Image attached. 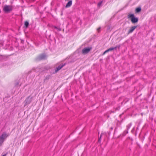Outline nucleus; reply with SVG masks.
<instances>
[{"instance_id":"nucleus-1","label":"nucleus","mask_w":156,"mask_h":156,"mask_svg":"<svg viewBox=\"0 0 156 156\" xmlns=\"http://www.w3.org/2000/svg\"><path fill=\"white\" fill-rule=\"evenodd\" d=\"M128 18L130 19L131 22L133 23H137L138 21V18L135 17L133 14H129L127 16Z\"/></svg>"},{"instance_id":"nucleus-2","label":"nucleus","mask_w":156,"mask_h":156,"mask_svg":"<svg viewBox=\"0 0 156 156\" xmlns=\"http://www.w3.org/2000/svg\"><path fill=\"white\" fill-rule=\"evenodd\" d=\"M9 136V135L6 133L4 132L0 136V146L2 145L3 142Z\"/></svg>"},{"instance_id":"nucleus-3","label":"nucleus","mask_w":156,"mask_h":156,"mask_svg":"<svg viewBox=\"0 0 156 156\" xmlns=\"http://www.w3.org/2000/svg\"><path fill=\"white\" fill-rule=\"evenodd\" d=\"M13 9L11 5H5L4 7L3 10L5 13H9Z\"/></svg>"},{"instance_id":"nucleus-4","label":"nucleus","mask_w":156,"mask_h":156,"mask_svg":"<svg viewBox=\"0 0 156 156\" xmlns=\"http://www.w3.org/2000/svg\"><path fill=\"white\" fill-rule=\"evenodd\" d=\"M33 97L31 96H29L28 97L24 102V106L29 104L32 100Z\"/></svg>"},{"instance_id":"nucleus-5","label":"nucleus","mask_w":156,"mask_h":156,"mask_svg":"<svg viewBox=\"0 0 156 156\" xmlns=\"http://www.w3.org/2000/svg\"><path fill=\"white\" fill-rule=\"evenodd\" d=\"M92 49V48L91 47L84 48L82 50V53L83 55H85L89 52Z\"/></svg>"},{"instance_id":"nucleus-6","label":"nucleus","mask_w":156,"mask_h":156,"mask_svg":"<svg viewBox=\"0 0 156 156\" xmlns=\"http://www.w3.org/2000/svg\"><path fill=\"white\" fill-rule=\"evenodd\" d=\"M47 55L45 53H42L40 55V60H45L47 59Z\"/></svg>"},{"instance_id":"nucleus-7","label":"nucleus","mask_w":156,"mask_h":156,"mask_svg":"<svg viewBox=\"0 0 156 156\" xmlns=\"http://www.w3.org/2000/svg\"><path fill=\"white\" fill-rule=\"evenodd\" d=\"M66 64V63H65L64 64H61L58 67H56L55 69V73H57L60 69L62 67L64 66Z\"/></svg>"},{"instance_id":"nucleus-8","label":"nucleus","mask_w":156,"mask_h":156,"mask_svg":"<svg viewBox=\"0 0 156 156\" xmlns=\"http://www.w3.org/2000/svg\"><path fill=\"white\" fill-rule=\"evenodd\" d=\"M137 27V26H133L131 27L129 30L128 31V34H129L132 33L135 30V29Z\"/></svg>"},{"instance_id":"nucleus-9","label":"nucleus","mask_w":156,"mask_h":156,"mask_svg":"<svg viewBox=\"0 0 156 156\" xmlns=\"http://www.w3.org/2000/svg\"><path fill=\"white\" fill-rule=\"evenodd\" d=\"M72 4V0H70L68 2L65 6L66 8H68L70 7Z\"/></svg>"},{"instance_id":"nucleus-10","label":"nucleus","mask_w":156,"mask_h":156,"mask_svg":"<svg viewBox=\"0 0 156 156\" xmlns=\"http://www.w3.org/2000/svg\"><path fill=\"white\" fill-rule=\"evenodd\" d=\"M141 10L140 7H138L136 8L135 10V12L136 13H138L140 12Z\"/></svg>"},{"instance_id":"nucleus-11","label":"nucleus","mask_w":156,"mask_h":156,"mask_svg":"<svg viewBox=\"0 0 156 156\" xmlns=\"http://www.w3.org/2000/svg\"><path fill=\"white\" fill-rule=\"evenodd\" d=\"M104 134H106L105 133H101V134L100 137L98 138V142L100 143L101 142V139L102 136V135H103Z\"/></svg>"},{"instance_id":"nucleus-12","label":"nucleus","mask_w":156,"mask_h":156,"mask_svg":"<svg viewBox=\"0 0 156 156\" xmlns=\"http://www.w3.org/2000/svg\"><path fill=\"white\" fill-rule=\"evenodd\" d=\"M29 25V22L27 21H26L24 23V25L26 28H27Z\"/></svg>"},{"instance_id":"nucleus-13","label":"nucleus","mask_w":156,"mask_h":156,"mask_svg":"<svg viewBox=\"0 0 156 156\" xmlns=\"http://www.w3.org/2000/svg\"><path fill=\"white\" fill-rule=\"evenodd\" d=\"M34 61L35 62H38L39 61V56H37L36 58H35L34 59Z\"/></svg>"},{"instance_id":"nucleus-14","label":"nucleus","mask_w":156,"mask_h":156,"mask_svg":"<svg viewBox=\"0 0 156 156\" xmlns=\"http://www.w3.org/2000/svg\"><path fill=\"white\" fill-rule=\"evenodd\" d=\"M131 125H132V124L131 123H129V124L127 126V130H128L129 129L131 126Z\"/></svg>"},{"instance_id":"nucleus-15","label":"nucleus","mask_w":156,"mask_h":156,"mask_svg":"<svg viewBox=\"0 0 156 156\" xmlns=\"http://www.w3.org/2000/svg\"><path fill=\"white\" fill-rule=\"evenodd\" d=\"M102 3V1H101L99 2L98 4V7H100Z\"/></svg>"},{"instance_id":"nucleus-16","label":"nucleus","mask_w":156,"mask_h":156,"mask_svg":"<svg viewBox=\"0 0 156 156\" xmlns=\"http://www.w3.org/2000/svg\"><path fill=\"white\" fill-rule=\"evenodd\" d=\"M55 28L56 29H57L58 30V31H61V28H58L57 27H55Z\"/></svg>"},{"instance_id":"nucleus-17","label":"nucleus","mask_w":156,"mask_h":156,"mask_svg":"<svg viewBox=\"0 0 156 156\" xmlns=\"http://www.w3.org/2000/svg\"><path fill=\"white\" fill-rule=\"evenodd\" d=\"M129 100V99L127 98L124 101V103H126V102H127Z\"/></svg>"},{"instance_id":"nucleus-18","label":"nucleus","mask_w":156,"mask_h":156,"mask_svg":"<svg viewBox=\"0 0 156 156\" xmlns=\"http://www.w3.org/2000/svg\"><path fill=\"white\" fill-rule=\"evenodd\" d=\"M109 51H111L112 50H113V47H111L110 48H109L108 49Z\"/></svg>"},{"instance_id":"nucleus-19","label":"nucleus","mask_w":156,"mask_h":156,"mask_svg":"<svg viewBox=\"0 0 156 156\" xmlns=\"http://www.w3.org/2000/svg\"><path fill=\"white\" fill-rule=\"evenodd\" d=\"M128 133V130H125L124 132V135H125L126 134Z\"/></svg>"},{"instance_id":"nucleus-20","label":"nucleus","mask_w":156,"mask_h":156,"mask_svg":"<svg viewBox=\"0 0 156 156\" xmlns=\"http://www.w3.org/2000/svg\"><path fill=\"white\" fill-rule=\"evenodd\" d=\"M101 28V27H99L98 29H97V30L98 32H99L100 31Z\"/></svg>"},{"instance_id":"nucleus-21","label":"nucleus","mask_w":156,"mask_h":156,"mask_svg":"<svg viewBox=\"0 0 156 156\" xmlns=\"http://www.w3.org/2000/svg\"><path fill=\"white\" fill-rule=\"evenodd\" d=\"M19 85V83L18 82H17L15 83V85L16 86H17Z\"/></svg>"},{"instance_id":"nucleus-22","label":"nucleus","mask_w":156,"mask_h":156,"mask_svg":"<svg viewBox=\"0 0 156 156\" xmlns=\"http://www.w3.org/2000/svg\"><path fill=\"white\" fill-rule=\"evenodd\" d=\"M113 50H115V49L116 50L117 49V47H116V46L115 47H113Z\"/></svg>"},{"instance_id":"nucleus-23","label":"nucleus","mask_w":156,"mask_h":156,"mask_svg":"<svg viewBox=\"0 0 156 156\" xmlns=\"http://www.w3.org/2000/svg\"><path fill=\"white\" fill-rule=\"evenodd\" d=\"M105 51V52L107 53V52H108L109 51L108 49L107 50H106Z\"/></svg>"},{"instance_id":"nucleus-24","label":"nucleus","mask_w":156,"mask_h":156,"mask_svg":"<svg viewBox=\"0 0 156 156\" xmlns=\"http://www.w3.org/2000/svg\"><path fill=\"white\" fill-rule=\"evenodd\" d=\"M107 29L108 30H109L110 29V27L109 26H107Z\"/></svg>"},{"instance_id":"nucleus-25","label":"nucleus","mask_w":156,"mask_h":156,"mask_svg":"<svg viewBox=\"0 0 156 156\" xmlns=\"http://www.w3.org/2000/svg\"><path fill=\"white\" fill-rule=\"evenodd\" d=\"M106 53L105 52V51L102 54V55H105Z\"/></svg>"},{"instance_id":"nucleus-26","label":"nucleus","mask_w":156,"mask_h":156,"mask_svg":"<svg viewBox=\"0 0 156 156\" xmlns=\"http://www.w3.org/2000/svg\"><path fill=\"white\" fill-rule=\"evenodd\" d=\"M7 154V153H6L5 154L3 155L2 156H6Z\"/></svg>"},{"instance_id":"nucleus-27","label":"nucleus","mask_w":156,"mask_h":156,"mask_svg":"<svg viewBox=\"0 0 156 156\" xmlns=\"http://www.w3.org/2000/svg\"><path fill=\"white\" fill-rule=\"evenodd\" d=\"M116 47H117V48H119L120 47V45H117V46H116Z\"/></svg>"},{"instance_id":"nucleus-28","label":"nucleus","mask_w":156,"mask_h":156,"mask_svg":"<svg viewBox=\"0 0 156 156\" xmlns=\"http://www.w3.org/2000/svg\"><path fill=\"white\" fill-rule=\"evenodd\" d=\"M110 129H111V130H112V129H113V127H111Z\"/></svg>"},{"instance_id":"nucleus-29","label":"nucleus","mask_w":156,"mask_h":156,"mask_svg":"<svg viewBox=\"0 0 156 156\" xmlns=\"http://www.w3.org/2000/svg\"><path fill=\"white\" fill-rule=\"evenodd\" d=\"M61 15H63V13H62V12H61Z\"/></svg>"}]
</instances>
